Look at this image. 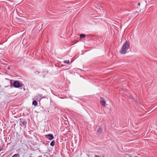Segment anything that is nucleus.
<instances>
[{
  "mask_svg": "<svg viewBox=\"0 0 157 157\" xmlns=\"http://www.w3.org/2000/svg\"><path fill=\"white\" fill-rule=\"evenodd\" d=\"M86 37V35L84 34H81L80 35V38L81 39L84 38Z\"/></svg>",
  "mask_w": 157,
  "mask_h": 157,
  "instance_id": "obj_10",
  "label": "nucleus"
},
{
  "mask_svg": "<svg viewBox=\"0 0 157 157\" xmlns=\"http://www.w3.org/2000/svg\"><path fill=\"white\" fill-rule=\"evenodd\" d=\"M16 21L18 22H21L23 21V20L21 18L17 17L16 18Z\"/></svg>",
  "mask_w": 157,
  "mask_h": 157,
  "instance_id": "obj_11",
  "label": "nucleus"
},
{
  "mask_svg": "<svg viewBox=\"0 0 157 157\" xmlns=\"http://www.w3.org/2000/svg\"><path fill=\"white\" fill-rule=\"evenodd\" d=\"M3 150V147H0V152Z\"/></svg>",
  "mask_w": 157,
  "mask_h": 157,
  "instance_id": "obj_15",
  "label": "nucleus"
},
{
  "mask_svg": "<svg viewBox=\"0 0 157 157\" xmlns=\"http://www.w3.org/2000/svg\"><path fill=\"white\" fill-rule=\"evenodd\" d=\"M28 52L27 51V52H26V54H27Z\"/></svg>",
  "mask_w": 157,
  "mask_h": 157,
  "instance_id": "obj_20",
  "label": "nucleus"
},
{
  "mask_svg": "<svg viewBox=\"0 0 157 157\" xmlns=\"http://www.w3.org/2000/svg\"><path fill=\"white\" fill-rule=\"evenodd\" d=\"M88 36V35H87L86 36H87V37H88V36Z\"/></svg>",
  "mask_w": 157,
  "mask_h": 157,
  "instance_id": "obj_23",
  "label": "nucleus"
},
{
  "mask_svg": "<svg viewBox=\"0 0 157 157\" xmlns=\"http://www.w3.org/2000/svg\"><path fill=\"white\" fill-rule=\"evenodd\" d=\"M130 42L128 41H126L123 44L121 50L120 51L121 54H126L127 51L130 47Z\"/></svg>",
  "mask_w": 157,
  "mask_h": 157,
  "instance_id": "obj_2",
  "label": "nucleus"
},
{
  "mask_svg": "<svg viewBox=\"0 0 157 157\" xmlns=\"http://www.w3.org/2000/svg\"><path fill=\"white\" fill-rule=\"evenodd\" d=\"M10 86L16 88H18L24 86V85L20 81L18 80L14 81L10 80Z\"/></svg>",
  "mask_w": 157,
  "mask_h": 157,
  "instance_id": "obj_1",
  "label": "nucleus"
},
{
  "mask_svg": "<svg viewBox=\"0 0 157 157\" xmlns=\"http://www.w3.org/2000/svg\"><path fill=\"white\" fill-rule=\"evenodd\" d=\"M48 145L47 143H45V142H42L39 145V148L42 150L45 149L46 147Z\"/></svg>",
  "mask_w": 157,
  "mask_h": 157,
  "instance_id": "obj_3",
  "label": "nucleus"
},
{
  "mask_svg": "<svg viewBox=\"0 0 157 157\" xmlns=\"http://www.w3.org/2000/svg\"><path fill=\"white\" fill-rule=\"evenodd\" d=\"M140 2L138 3V5L139 6H140Z\"/></svg>",
  "mask_w": 157,
  "mask_h": 157,
  "instance_id": "obj_17",
  "label": "nucleus"
},
{
  "mask_svg": "<svg viewBox=\"0 0 157 157\" xmlns=\"http://www.w3.org/2000/svg\"><path fill=\"white\" fill-rule=\"evenodd\" d=\"M23 89H24V90H25V89L24 87H23Z\"/></svg>",
  "mask_w": 157,
  "mask_h": 157,
  "instance_id": "obj_19",
  "label": "nucleus"
},
{
  "mask_svg": "<svg viewBox=\"0 0 157 157\" xmlns=\"http://www.w3.org/2000/svg\"><path fill=\"white\" fill-rule=\"evenodd\" d=\"M20 154L18 153H17L14 154L12 156V157H20Z\"/></svg>",
  "mask_w": 157,
  "mask_h": 157,
  "instance_id": "obj_13",
  "label": "nucleus"
},
{
  "mask_svg": "<svg viewBox=\"0 0 157 157\" xmlns=\"http://www.w3.org/2000/svg\"><path fill=\"white\" fill-rule=\"evenodd\" d=\"M64 62V63H68V64H69L70 63L69 62V60H64L63 62Z\"/></svg>",
  "mask_w": 157,
  "mask_h": 157,
  "instance_id": "obj_14",
  "label": "nucleus"
},
{
  "mask_svg": "<svg viewBox=\"0 0 157 157\" xmlns=\"http://www.w3.org/2000/svg\"><path fill=\"white\" fill-rule=\"evenodd\" d=\"M25 41V40L24 39L23 40V42L24 41Z\"/></svg>",
  "mask_w": 157,
  "mask_h": 157,
  "instance_id": "obj_24",
  "label": "nucleus"
},
{
  "mask_svg": "<svg viewBox=\"0 0 157 157\" xmlns=\"http://www.w3.org/2000/svg\"><path fill=\"white\" fill-rule=\"evenodd\" d=\"M39 96L41 97V98H43V96H42V94H40V95H39Z\"/></svg>",
  "mask_w": 157,
  "mask_h": 157,
  "instance_id": "obj_16",
  "label": "nucleus"
},
{
  "mask_svg": "<svg viewBox=\"0 0 157 157\" xmlns=\"http://www.w3.org/2000/svg\"><path fill=\"white\" fill-rule=\"evenodd\" d=\"M100 99V104L103 107H105L106 103V101L104 100V98L102 97H101Z\"/></svg>",
  "mask_w": 157,
  "mask_h": 157,
  "instance_id": "obj_5",
  "label": "nucleus"
},
{
  "mask_svg": "<svg viewBox=\"0 0 157 157\" xmlns=\"http://www.w3.org/2000/svg\"><path fill=\"white\" fill-rule=\"evenodd\" d=\"M21 122H22V124L23 125L26 126L27 124L26 121L23 118H20L19 119Z\"/></svg>",
  "mask_w": 157,
  "mask_h": 157,
  "instance_id": "obj_7",
  "label": "nucleus"
},
{
  "mask_svg": "<svg viewBox=\"0 0 157 157\" xmlns=\"http://www.w3.org/2000/svg\"><path fill=\"white\" fill-rule=\"evenodd\" d=\"M42 156H39L38 157H41Z\"/></svg>",
  "mask_w": 157,
  "mask_h": 157,
  "instance_id": "obj_21",
  "label": "nucleus"
},
{
  "mask_svg": "<svg viewBox=\"0 0 157 157\" xmlns=\"http://www.w3.org/2000/svg\"><path fill=\"white\" fill-rule=\"evenodd\" d=\"M55 145V141L54 140H53L51 142L50 145L52 146H53Z\"/></svg>",
  "mask_w": 157,
  "mask_h": 157,
  "instance_id": "obj_12",
  "label": "nucleus"
},
{
  "mask_svg": "<svg viewBox=\"0 0 157 157\" xmlns=\"http://www.w3.org/2000/svg\"><path fill=\"white\" fill-rule=\"evenodd\" d=\"M55 107L52 106L49 107L48 109V113H51L54 112L55 110Z\"/></svg>",
  "mask_w": 157,
  "mask_h": 157,
  "instance_id": "obj_6",
  "label": "nucleus"
},
{
  "mask_svg": "<svg viewBox=\"0 0 157 157\" xmlns=\"http://www.w3.org/2000/svg\"><path fill=\"white\" fill-rule=\"evenodd\" d=\"M129 157H132L131 156H129Z\"/></svg>",
  "mask_w": 157,
  "mask_h": 157,
  "instance_id": "obj_25",
  "label": "nucleus"
},
{
  "mask_svg": "<svg viewBox=\"0 0 157 157\" xmlns=\"http://www.w3.org/2000/svg\"><path fill=\"white\" fill-rule=\"evenodd\" d=\"M36 72H37L38 73H39V72L38 71H37Z\"/></svg>",
  "mask_w": 157,
  "mask_h": 157,
  "instance_id": "obj_22",
  "label": "nucleus"
},
{
  "mask_svg": "<svg viewBox=\"0 0 157 157\" xmlns=\"http://www.w3.org/2000/svg\"><path fill=\"white\" fill-rule=\"evenodd\" d=\"M45 137L49 140H52L54 138L53 135L52 134H49L48 135H45L44 136Z\"/></svg>",
  "mask_w": 157,
  "mask_h": 157,
  "instance_id": "obj_4",
  "label": "nucleus"
},
{
  "mask_svg": "<svg viewBox=\"0 0 157 157\" xmlns=\"http://www.w3.org/2000/svg\"><path fill=\"white\" fill-rule=\"evenodd\" d=\"M33 105H34L35 106H36L37 105L38 103L37 101L36 100H34L32 102Z\"/></svg>",
  "mask_w": 157,
  "mask_h": 157,
  "instance_id": "obj_8",
  "label": "nucleus"
},
{
  "mask_svg": "<svg viewBox=\"0 0 157 157\" xmlns=\"http://www.w3.org/2000/svg\"><path fill=\"white\" fill-rule=\"evenodd\" d=\"M101 127H99L97 131V133H99V134H98V135H99L100 134L101 132Z\"/></svg>",
  "mask_w": 157,
  "mask_h": 157,
  "instance_id": "obj_9",
  "label": "nucleus"
},
{
  "mask_svg": "<svg viewBox=\"0 0 157 157\" xmlns=\"http://www.w3.org/2000/svg\"><path fill=\"white\" fill-rule=\"evenodd\" d=\"M94 157H99V156H98V155H95Z\"/></svg>",
  "mask_w": 157,
  "mask_h": 157,
  "instance_id": "obj_18",
  "label": "nucleus"
}]
</instances>
